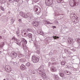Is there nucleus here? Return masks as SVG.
<instances>
[{"label":"nucleus","mask_w":80,"mask_h":80,"mask_svg":"<svg viewBox=\"0 0 80 80\" xmlns=\"http://www.w3.org/2000/svg\"><path fill=\"white\" fill-rule=\"evenodd\" d=\"M34 71V72H32V73H33V74H35V70H34L33 71Z\"/></svg>","instance_id":"obj_25"},{"label":"nucleus","mask_w":80,"mask_h":80,"mask_svg":"<svg viewBox=\"0 0 80 80\" xmlns=\"http://www.w3.org/2000/svg\"><path fill=\"white\" fill-rule=\"evenodd\" d=\"M65 72L67 73V75H70V74H71V72H69V71H65Z\"/></svg>","instance_id":"obj_17"},{"label":"nucleus","mask_w":80,"mask_h":80,"mask_svg":"<svg viewBox=\"0 0 80 80\" xmlns=\"http://www.w3.org/2000/svg\"><path fill=\"white\" fill-rule=\"evenodd\" d=\"M40 74L41 76L42 77V78H46V74L44 72L40 71Z\"/></svg>","instance_id":"obj_4"},{"label":"nucleus","mask_w":80,"mask_h":80,"mask_svg":"<svg viewBox=\"0 0 80 80\" xmlns=\"http://www.w3.org/2000/svg\"><path fill=\"white\" fill-rule=\"evenodd\" d=\"M12 40H15V37H13V38H12Z\"/></svg>","instance_id":"obj_28"},{"label":"nucleus","mask_w":80,"mask_h":80,"mask_svg":"<svg viewBox=\"0 0 80 80\" xmlns=\"http://www.w3.org/2000/svg\"><path fill=\"white\" fill-rule=\"evenodd\" d=\"M73 39L72 38H69L68 39V42L69 44H72L73 42Z\"/></svg>","instance_id":"obj_5"},{"label":"nucleus","mask_w":80,"mask_h":80,"mask_svg":"<svg viewBox=\"0 0 80 80\" xmlns=\"http://www.w3.org/2000/svg\"><path fill=\"white\" fill-rule=\"evenodd\" d=\"M53 0H46L45 4L47 6H50L53 3Z\"/></svg>","instance_id":"obj_3"},{"label":"nucleus","mask_w":80,"mask_h":80,"mask_svg":"<svg viewBox=\"0 0 80 80\" xmlns=\"http://www.w3.org/2000/svg\"><path fill=\"white\" fill-rule=\"evenodd\" d=\"M26 65L28 67H29L30 65V62H28L27 63Z\"/></svg>","instance_id":"obj_19"},{"label":"nucleus","mask_w":80,"mask_h":80,"mask_svg":"<svg viewBox=\"0 0 80 80\" xmlns=\"http://www.w3.org/2000/svg\"><path fill=\"white\" fill-rule=\"evenodd\" d=\"M11 0H9V2H10L11 1Z\"/></svg>","instance_id":"obj_34"},{"label":"nucleus","mask_w":80,"mask_h":80,"mask_svg":"<svg viewBox=\"0 0 80 80\" xmlns=\"http://www.w3.org/2000/svg\"><path fill=\"white\" fill-rule=\"evenodd\" d=\"M37 6H35L34 8H37Z\"/></svg>","instance_id":"obj_31"},{"label":"nucleus","mask_w":80,"mask_h":80,"mask_svg":"<svg viewBox=\"0 0 80 80\" xmlns=\"http://www.w3.org/2000/svg\"><path fill=\"white\" fill-rule=\"evenodd\" d=\"M28 36L30 38H32V34L29 33L28 35Z\"/></svg>","instance_id":"obj_14"},{"label":"nucleus","mask_w":80,"mask_h":80,"mask_svg":"<svg viewBox=\"0 0 80 80\" xmlns=\"http://www.w3.org/2000/svg\"><path fill=\"white\" fill-rule=\"evenodd\" d=\"M32 60L33 63H37L39 62V58L35 56H33L32 57Z\"/></svg>","instance_id":"obj_2"},{"label":"nucleus","mask_w":80,"mask_h":80,"mask_svg":"<svg viewBox=\"0 0 80 80\" xmlns=\"http://www.w3.org/2000/svg\"><path fill=\"white\" fill-rule=\"evenodd\" d=\"M2 37L1 36H0V39H2Z\"/></svg>","instance_id":"obj_33"},{"label":"nucleus","mask_w":80,"mask_h":80,"mask_svg":"<svg viewBox=\"0 0 80 80\" xmlns=\"http://www.w3.org/2000/svg\"><path fill=\"white\" fill-rule=\"evenodd\" d=\"M51 69L52 71L53 72H54L56 71V68H55L54 67H52L51 68Z\"/></svg>","instance_id":"obj_10"},{"label":"nucleus","mask_w":80,"mask_h":80,"mask_svg":"<svg viewBox=\"0 0 80 80\" xmlns=\"http://www.w3.org/2000/svg\"><path fill=\"white\" fill-rule=\"evenodd\" d=\"M58 78V76H55V78Z\"/></svg>","instance_id":"obj_30"},{"label":"nucleus","mask_w":80,"mask_h":80,"mask_svg":"<svg viewBox=\"0 0 80 80\" xmlns=\"http://www.w3.org/2000/svg\"><path fill=\"white\" fill-rule=\"evenodd\" d=\"M18 21L20 22H22V19H19Z\"/></svg>","instance_id":"obj_22"},{"label":"nucleus","mask_w":80,"mask_h":80,"mask_svg":"<svg viewBox=\"0 0 80 80\" xmlns=\"http://www.w3.org/2000/svg\"><path fill=\"white\" fill-rule=\"evenodd\" d=\"M40 80H42V79H40Z\"/></svg>","instance_id":"obj_37"},{"label":"nucleus","mask_w":80,"mask_h":80,"mask_svg":"<svg viewBox=\"0 0 80 80\" xmlns=\"http://www.w3.org/2000/svg\"><path fill=\"white\" fill-rule=\"evenodd\" d=\"M16 33L17 34H18L20 33V32H19V31H18L16 32Z\"/></svg>","instance_id":"obj_23"},{"label":"nucleus","mask_w":80,"mask_h":80,"mask_svg":"<svg viewBox=\"0 0 80 80\" xmlns=\"http://www.w3.org/2000/svg\"><path fill=\"white\" fill-rule=\"evenodd\" d=\"M3 80H6L5 79H4Z\"/></svg>","instance_id":"obj_36"},{"label":"nucleus","mask_w":80,"mask_h":80,"mask_svg":"<svg viewBox=\"0 0 80 80\" xmlns=\"http://www.w3.org/2000/svg\"><path fill=\"white\" fill-rule=\"evenodd\" d=\"M12 55V56L14 58H16L17 57V54L16 52H14L13 53L11 54Z\"/></svg>","instance_id":"obj_9"},{"label":"nucleus","mask_w":80,"mask_h":80,"mask_svg":"<svg viewBox=\"0 0 80 80\" xmlns=\"http://www.w3.org/2000/svg\"><path fill=\"white\" fill-rule=\"evenodd\" d=\"M63 0H57V2H58V3H60V2H62V1Z\"/></svg>","instance_id":"obj_20"},{"label":"nucleus","mask_w":80,"mask_h":80,"mask_svg":"<svg viewBox=\"0 0 80 80\" xmlns=\"http://www.w3.org/2000/svg\"><path fill=\"white\" fill-rule=\"evenodd\" d=\"M52 27H53V28H57V27H56V26H52Z\"/></svg>","instance_id":"obj_27"},{"label":"nucleus","mask_w":80,"mask_h":80,"mask_svg":"<svg viewBox=\"0 0 80 80\" xmlns=\"http://www.w3.org/2000/svg\"><path fill=\"white\" fill-rule=\"evenodd\" d=\"M33 26H35V27H38V22H36L33 23Z\"/></svg>","instance_id":"obj_11"},{"label":"nucleus","mask_w":80,"mask_h":80,"mask_svg":"<svg viewBox=\"0 0 80 80\" xmlns=\"http://www.w3.org/2000/svg\"><path fill=\"white\" fill-rule=\"evenodd\" d=\"M24 35H26V33H24Z\"/></svg>","instance_id":"obj_35"},{"label":"nucleus","mask_w":80,"mask_h":80,"mask_svg":"<svg viewBox=\"0 0 80 80\" xmlns=\"http://www.w3.org/2000/svg\"><path fill=\"white\" fill-rule=\"evenodd\" d=\"M20 68L21 70H24L26 69V68L25 65L22 64L20 66Z\"/></svg>","instance_id":"obj_6"},{"label":"nucleus","mask_w":80,"mask_h":80,"mask_svg":"<svg viewBox=\"0 0 80 80\" xmlns=\"http://www.w3.org/2000/svg\"><path fill=\"white\" fill-rule=\"evenodd\" d=\"M19 15L22 17H25V16L26 14L25 12H20Z\"/></svg>","instance_id":"obj_8"},{"label":"nucleus","mask_w":80,"mask_h":80,"mask_svg":"<svg viewBox=\"0 0 80 80\" xmlns=\"http://www.w3.org/2000/svg\"><path fill=\"white\" fill-rule=\"evenodd\" d=\"M20 61L21 62H26V59L24 58H22L20 59Z\"/></svg>","instance_id":"obj_13"},{"label":"nucleus","mask_w":80,"mask_h":80,"mask_svg":"<svg viewBox=\"0 0 80 80\" xmlns=\"http://www.w3.org/2000/svg\"><path fill=\"white\" fill-rule=\"evenodd\" d=\"M28 31H30V29H28Z\"/></svg>","instance_id":"obj_32"},{"label":"nucleus","mask_w":80,"mask_h":80,"mask_svg":"<svg viewBox=\"0 0 80 80\" xmlns=\"http://www.w3.org/2000/svg\"><path fill=\"white\" fill-rule=\"evenodd\" d=\"M0 9L1 10H2V11H4L5 10V9H4V8L2 6L0 7Z\"/></svg>","instance_id":"obj_18"},{"label":"nucleus","mask_w":80,"mask_h":80,"mask_svg":"<svg viewBox=\"0 0 80 80\" xmlns=\"http://www.w3.org/2000/svg\"><path fill=\"white\" fill-rule=\"evenodd\" d=\"M6 71L8 73H10L12 71V68H11V67L10 66H8V68H7L6 70Z\"/></svg>","instance_id":"obj_7"},{"label":"nucleus","mask_w":80,"mask_h":80,"mask_svg":"<svg viewBox=\"0 0 80 80\" xmlns=\"http://www.w3.org/2000/svg\"><path fill=\"white\" fill-rule=\"evenodd\" d=\"M77 41L78 42H80V39H78V40H77Z\"/></svg>","instance_id":"obj_24"},{"label":"nucleus","mask_w":80,"mask_h":80,"mask_svg":"<svg viewBox=\"0 0 80 80\" xmlns=\"http://www.w3.org/2000/svg\"><path fill=\"white\" fill-rule=\"evenodd\" d=\"M61 63L62 65H65V63H66V62L65 61H62L61 62Z\"/></svg>","instance_id":"obj_16"},{"label":"nucleus","mask_w":80,"mask_h":80,"mask_svg":"<svg viewBox=\"0 0 80 80\" xmlns=\"http://www.w3.org/2000/svg\"><path fill=\"white\" fill-rule=\"evenodd\" d=\"M19 0H14L15 2H19Z\"/></svg>","instance_id":"obj_21"},{"label":"nucleus","mask_w":80,"mask_h":80,"mask_svg":"<svg viewBox=\"0 0 80 80\" xmlns=\"http://www.w3.org/2000/svg\"><path fill=\"white\" fill-rule=\"evenodd\" d=\"M40 33H41V32H40Z\"/></svg>","instance_id":"obj_38"},{"label":"nucleus","mask_w":80,"mask_h":80,"mask_svg":"<svg viewBox=\"0 0 80 80\" xmlns=\"http://www.w3.org/2000/svg\"><path fill=\"white\" fill-rule=\"evenodd\" d=\"M38 11V8H36L35 10V12H37Z\"/></svg>","instance_id":"obj_26"},{"label":"nucleus","mask_w":80,"mask_h":80,"mask_svg":"<svg viewBox=\"0 0 80 80\" xmlns=\"http://www.w3.org/2000/svg\"><path fill=\"white\" fill-rule=\"evenodd\" d=\"M53 38H54V40H56L57 39V38L58 39L59 38V37H57L56 36H53Z\"/></svg>","instance_id":"obj_15"},{"label":"nucleus","mask_w":80,"mask_h":80,"mask_svg":"<svg viewBox=\"0 0 80 80\" xmlns=\"http://www.w3.org/2000/svg\"><path fill=\"white\" fill-rule=\"evenodd\" d=\"M80 0H70L69 2V4L71 7H74L76 4H78Z\"/></svg>","instance_id":"obj_1"},{"label":"nucleus","mask_w":80,"mask_h":80,"mask_svg":"<svg viewBox=\"0 0 80 80\" xmlns=\"http://www.w3.org/2000/svg\"><path fill=\"white\" fill-rule=\"evenodd\" d=\"M33 1L34 2H37V0H33Z\"/></svg>","instance_id":"obj_29"},{"label":"nucleus","mask_w":80,"mask_h":80,"mask_svg":"<svg viewBox=\"0 0 80 80\" xmlns=\"http://www.w3.org/2000/svg\"><path fill=\"white\" fill-rule=\"evenodd\" d=\"M59 75L60 77H62V78H63V77H65V74L62 72H60L59 74Z\"/></svg>","instance_id":"obj_12"}]
</instances>
